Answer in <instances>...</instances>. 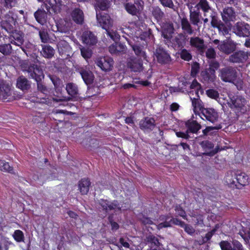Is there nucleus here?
Listing matches in <instances>:
<instances>
[{
	"label": "nucleus",
	"instance_id": "obj_1",
	"mask_svg": "<svg viewBox=\"0 0 250 250\" xmlns=\"http://www.w3.org/2000/svg\"><path fill=\"white\" fill-rule=\"evenodd\" d=\"M146 27L145 24L142 22L137 23H130L128 27L122 29V32L127 34L129 37L132 38L134 42L132 41L126 39L129 44L132 47L135 54L144 60H146V56L142 46H139L137 42L139 40H144L145 39L144 30Z\"/></svg>",
	"mask_w": 250,
	"mask_h": 250
},
{
	"label": "nucleus",
	"instance_id": "obj_2",
	"mask_svg": "<svg viewBox=\"0 0 250 250\" xmlns=\"http://www.w3.org/2000/svg\"><path fill=\"white\" fill-rule=\"evenodd\" d=\"M95 9L98 22L100 26L105 30L107 35L113 41L119 40L120 36L113 29V21L110 16L106 14H102L100 10H105L110 6V0H95Z\"/></svg>",
	"mask_w": 250,
	"mask_h": 250
},
{
	"label": "nucleus",
	"instance_id": "obj_3",
	"mask_svg": "<svg viewBox=\"0 0 250 250\" xmlns=\"http://www.w3.org/2000/svg\"><path fill=\"white\" fill-rule=\"evenodd\" d=\"M17 14L9 11L2 20V27L6 32L11 34L9 37L10 43L19 46L23 43V36L21 31L14 30L17 23Z\"/></svg>",
	"mask_w": 250,
	"mask_h": 250
},
{
	"label": "nucleus",
	"instance_id": "obj_4",
	"mask_svg": "<svg viewBox=\"0 0 250 250\" xmlns=\"http://www.w3.org/2000/svg\"><path fill=\"white\" fill-rule=\"evenodd\" d=\"M154 224L158 229L176 225L183 228L185 231L190 235L193 234L195 232V229L192 226L185 224L183 222L170 216V215L160 216Z\"/></svg>",
	"mask_w": 250,
	"mask_h": 250
},
{
	"label": "nucleus",
	"instance_id": "obj_5",
	"mask_svg": "<svg viewBox=\"0 0 250 250\" xmlns=\"http://www.w3.org/2000/svg\"><path fill=\"white\" fill-rule=\"evenodd\" d=\"M219 76L225 82L234 83L238 90L243 88V82L238 75L235 68L232 67H227L220 70Z\"/></svg>",
	"mask_w": 250,
	"mask_h": 250
},
{
	"label": "nucleus",
	"instance_id": "obj_6",
	"mask_svg": "<svg viewBox=\"0 0 250 250\" xmlns=\"http://www.w3.org/2000/svg\"><path fill=\"white\" fill-rule=\"evenodd\" d=\"M152 13L161 27L162 35L164 38H170L171 37V34L173 33V30L172 24L170 22H162V19L164 17V13L159 7H153Z\"/></svg>",
	"mask_w": 250,
	"mask_h": 250
},
{
	"label": "nucleus",
	"instance_id": "obj_7",
	"mask_svg": "<svg viewBox=\"0 0 250 250\" xmlns=\"http://www.w3.org/2000/svg\"><path fill=\"white\" fill-rule=\"evenodd\" d=\"M232 30L240 37H248L250 36V26L244 22H237L232 27Z\"/></svg>",
	"mask_w": 250,
	"mask_h": 250
},
{
	"label": "nucleus",
	"instance_id": "obj_8",
	"mask_svg": "<svg viewBox=\"0 0 250 250\" xmlns=\"http://www.w3.org/2000/svg\"><path fill=\"white\" fill-rule=\"evenodd\" d=\"M100 204L103 209L106 212L112 210H114V212H116L120 210H124L128 208V207H124L123 205L120 207L116 201H114V202L110 203L106 200L101 199L100 201Z\"/></svg>",
	"mask_w": 250,
	"mask_h": 250
},
{
	"label": "nucleus",
	"instance_id": "obj_9",
	"mask_svg": "<svg viewBox=\"0 0 250 250\" xmlns=\"http://www.w3.org/2000/svg\"><path fill=\"white\" fill-rule=\"evenodd\" d=\"M95 63L102 70L109 71L113 65V60L108 57H98L95 60Z\"/></svg>",
	"mask_w": 250,
	"mask_h": 250
},
{
	"label": "nucleus",
	"instance_id": "obj_10",
	"mask_svg": "<svg viewBox=\"0 0 250 250\" xmlns=\"http://www.w3.org/2000/svg\"><path fill=\"white\" fill-rule=\"evenodd\" d=\"M23 71H27L29 75L37 82H40L44 78L42 69L37 65H30L27 69H23Z\"/></svg>",
	"mask_w": 250,
	"mask_h": 250
},
{
	"label": "nucleus",
	"instance_id": "obj_11",
	"mask_svg": "<svg viewBox=\"0 0 250 250\" xmlns=\"http://www.w3.org/2000/svg\"><path fill=\"white\" fill-rule=\"evenodd\" d=\"M218 113L213 108H204L201 111V118L212 123L216 122L218 119Z\"/></svg>",
	"mask_w": 250,
	"mask_h": 250
},
{
	"label": "nucleus",
	"instance_id": "obj_12",
	"mask_svg": "<svg viewBox=\"0 0 250 250\" xmlns=\"http://www.w3.org/2000/svg\"><path fill=\"white\" fill-rule=\"evenodd\" d=\"M196 7H198V9L200 8L202 9L204 12L205 17L208 16L212 18L211 24L212 26L215 27L216 26V24L215 23L216 21L215 16L211 8L208 6L206 0H201L200 2L196 5Z\"/></svg>",
	"mask_w": 250,
	"mask_h": 250
},
{
	"label": "nucleus",
	"instance_id": "obj_13",
	"mask_svg": "<svg viewBox=\"0 0 250 250\" xmlns=\"http://www.w3.org/2000/svg\"><path fill=\"white\" fill-rule=\"evenodd\" d=\"M190 45L192 48L195 49L198 52L203 55L207 48L203 39L198 37H191L190 38Z\"/></svg>",
	"mask_w": 250,
	"mask_h": 250
},
{
	"label": "nucleus",
	"instance_id": "obj_14",
	"mask_svg": "<svg viewBox=\"0 0 250 250\" xmlns=\"http://www.w3.org/2000/svg\"><path fill=\"white\" fill-rule=\"evenodd\" d=\"M237 43L231 40H227L221 42L218 49L226 54H230L233 52L236 47Z\"/></svg>",
	"mask_w": 250,
	"mask_h": 250
},
{
	"label": "nucleus",
	"instance_id": "obj_15",
	"mask_svg": "<svg viewBox=\"0 0 250 250\" xmlns=\"http://www.w3.org/2000/svg\"><path fill=\"white\" fill-rule=\"evenodd\" d=\"M154 55L160 63H167L170 61L169 54L162 47H159L156 49Z\"/></svg>",
	"mask_w": 250,
	"mask_h": 250
},
{
	"label": "nucleus",
	"instance_id": "obj_16",
	"mask_svg": "<svg viewBox=\"0 0 250 250\" xmlns=\"http://www.w3.org/2000/svg\"><path fill=\"white\" fill-rule=\"evenodd\" d=\"M250 57V52L239 51L230 56L229 60L233 62H243Z\"/></svg>",
	"mask_w": 250,
	"mask_h": 250
},
{
	"label": "nucleus",
	"instance_id": "obj_17",
	"mask_svg": "<svg viewBox=\"0 0 250 250\" xmlns=\"http://www.w3.org/2000/svg\"><path fill=\"white\" fill-rule=\"evenodd\" d=\"M230 103H229L230 107L233 109H237L238 110L241 109L246 104V100L242 96L236 95L230 98Z\"/></svg>",
	"mask_w": 250,
	"mask_h": 250
},
{
	"label": "nucleus",
	"instance_id": "obj_18",
	"mask_svg": "<svg viewBox=\"0 0 250 250\" xmlns=\"http://www.w3.org/2000/svg\"><path fill=\"white\" fill-rule=\"evenodd\" d=\"M82 40L83 43L89 46L95 45L97 42L96 37L88 30L85 31L83 33Z\"/></svg>",
	"mask_w": 250,
	"mask_h": 250
},
{
	"label": "nucleus",
	"instance_id": "obj_19",
	"mask_svg": "<svg viewBox=\"0 0 250 250\" xmlns=\"http://www.w3.org/2000/svg\"><path fill=\"white\" fill-rule=\"evenodd\" d=\"M142 3V1L135 2L134 4L127 3L125 5V8L128 13L132 15H136L140 10L143 9Z\"/></svg>",
	"mask_w": 250,
	"mask_h": 250
},
{
	"label": "nucleus",
	"instance_id": "obj_20",
	"mask_svg": "<svg viewBox=\"0 0 250 250\" xmlns=\"http://www.w3.org/2000/svg\"><path fill=\"white\" fill-rule=\"evenodd\" d=\"M120 250H132V241L127 236L122 237L116 244Z\"/></svg>",
	"mask_w": 250,
	"mask_h": 250
},
{
	"label": "nucleus",
	"instance_id": "obj_21",
	"mask_svg": "<svg viewBox=\"0 0 250 250\" xmlns=\"http://www.w3.org/2000/svg\"><path fill=\"white\" fill-rule=\"evenodd\" d=\"M127 66L134 72H140L143 68L142 60L138 58H130L127 62Z\"/></svg>",
	"mask_w": 250,
	"mask_h": 250
},
{
	"label": "nucleus",
	"instance_id": "obj_22",
	"mask_svg": "<svg viewBox=\"0 0 250 250\" xmlns=\"http://www.w3.org/2000/svg\"><path fill=\"white\" fill-rule=\"evenodd\" d=\"M235 171L231 170L227 172L225 177L224 178V182L229 187L232 188H239L238 186L236 184V179H235Z\"/></svg>",
	"mask_w": 250,
	"mask_h": 250
},
{
	"label": "nucleus",
	"instance_id": "obj_23",
	"mask_svg": "<svg viewBox=\"0 0 250 250\" xmlns=\"http://www.w3.org/2000/svg\"><path fill=\"white\" fill-rule=\"evenodd\" d=\"M174 33V30L173 33L171 34V37L169 39L164 38L166 40V43L171 42L174 47L176 46L181 47L182 46L184 42V37L183 34H179L175 36L174 37L172 34Z\"/></svg>",
	"mask_w": 250,
	"mask_h": 250
},
{
	"label": "nucleus",
	"instance_id": "obj_24",
	"mask_svg": "<svg viewBox=\"0 0 250 250\" xmlns=\"http://www.w3.org/2000/svg\"><path fill=\"white\" fill-rule=\"evenodd\" d=\"M219 245L222 250H243L241 243L236 240L233 241V248L231 244L227 241H221Z\"/></svg>",
	"mask_w": 250,
	"mask_h": 250
},
{
	"label": "nucleus",
	"instance_id": "obj_25",
	"mask_svg": "<svg viewBox=\"0 0 250 250\" xmlns=\"http://www.w3.org/2000/svg\"><path fill=\"white\" fill-rule=\"evenodd\" d=\"M235 179H236V184L238 186L239 188L240 186H244L249 184V178L248 176L244 172L240 171H235Z\"/></svg>",
	"mask_w": 250,
	"mask_h": 250
},
{
	"label": "nucleus",
	"instance_id": "obj_26",
	"mask_svg": "<svg viewBox=\"0 0 250 250\" xmlns=\"http://www.w3.org/2000/svg\"><path fill=\"white\" fill-rule=\"evenodd\" d=\"M155 123L153 118L146 117L140 122L139 125L140 128L144 130H152L155 125Z\"/></svg>",
	"mask_w": 250,
	"mask_h": 250
},
{
	"label": "nucleus",
	"instance_id": "obj_27",
	"mask_svg": "<svg viewBox=\"0 0 250 250\" xmlns=\"http://www.w3.org/2000/svg\"><path fill=\"white\" fill-rule=\"evenodd\" d=\"M66 90L68 94L72 96L74 101L81 100V98L78 94V88L76 84L72 83H68L66 86Z\"/></svg>",
	"mask_w": 250,
	"mask_h": 250
},
{
	"label": "nucleus",
	"instance_id": "obj_28",
	"mask_svg": "<svg viewBox=\"0 0 250 250\" xmlns=\"http://www.w3.org/2000/svg\"><path fill=\"white\" fill-rule=\"evenodd\" d=\"M201 76L205 82H213L215 79V69H208L201 72Z\"/></svg>",
	"mask_w": 250,
	"mask_h": 250
},
{
	"label": "nucleus",
	"instance_id": "obj_29",
	"mask_svg": "<svg viewBox=\"0 0 250 250\" xmlns=\"http://www.w3.org/2000/svg\"><path fill=\"white\" fill-rule=\"evenodd\" d=\"M222 19L225 22L233 21L235 20V13L232 8H225L221 14Z\"/></svg>",
	"mask_w": 250,
	"mask_h": 250
},
{
	"label": "nucleus",
	"instance_id": "obj_30",
	"mask_svg": "<svg viewBox=\"0 0 250 250\" xmlns=\"http://www.w3.org/2000/svg\"><path fill=\"white\" fill-rule=\"evenodd\" d=\"M188 95L192 102L193 111L196 113L198 110L201 109L202 106V102L199 99V95L198 97H197L196 95L194 96L193 91H189Z\"/></svg>",
	"mask_w": 250,
	"mask_h": 250
},
{
	"label": "nucleus",
	"instance_id": "obj_31",
	"mask_svg": "<svg viewBox=\"0 0 250 250\" xmlns=\"http://www.w3.org/2000/svg\"><path fill=\"white\" fill-rule=\"evenodd\" d=\"M72 20L78 24H82L83 21L84 15L82 10L79 8H75L71 13Z\"/></svg>",
	"mask_w": 250,
	"mask_h": 250
},
{
	"label": "nucleus",
	"instance_id": "obj_32",
	"mask_svg": "<svg viewBox=\"0 0 250 250\" xmlns=\"http://www.w3.org/2000/svg\"><path fill=\"white\" fill-rule=\"evenodd\" d=\"M46 4H48L49 8H51L55 13L60 12L63 4L62 0H46Z\"/></svg>",
	"mask_w": 250,
	"mask_h": 250
},
{
	"label": "nucleus",
	"instance_id": "obj_33",
	"mask_svg": "<svg viewBox=\"0 0 250 250\" xmlns=\"http://www.w3.org/2000/svg\"><path fill=\"white\" fill-rule=\"evenodd\" d=\"M46 97L47 96L45 95V97L41 98L40 100H38L37 102L49 105H51L52 104L53 105H54V104L55 103L66 100L65 98L60 97L59 96H57V98H53L48 96L47 97Z\"/></svg>",
	"mask_w": 250,
	"mask_h": 250
},
{
	"label": "nucleus",
	"instance_id": "obj_34",
	"mask_svg": "<svg viewBox=\"0 0 250 250\" xmlns=\"http://www.w3.org/2000/svg\"><path fill=\"white\" fill-rule=\"evenodd\" d=\"M80 74L86 85L92 83L94 80V76L90 71L83 68L80 71Z\"/></svg>",
	"mask_w": 250,
	"mask_h": 250
},
{
	"label": "nucleus",
	"instance_id": "obj_35",
	"mask_svg": "<svg viewBox=\"0 0 250 250\" xmlns=\"http://www.w3.org/2000/svg\"><path fill=\"white\" fill-rule=\"evenodd\" d=\"M10 95V85L6 83L0 84V98L6 100Z\"/></svg>",
	"mask_w": 250,
	"mask_h": 250
},
{
	"label": "nucleus",
	"instance_id": "obj_36",
	"mask_svg": "<svg viewBox=\"0 0 250 250\" xmlns=\"http://www.w3.org/2000/svg\"><path fill=\"white\" fill-rule=\"evenodd\" d=\"M17 86L22 91L28 89L30 87V83L28 80L23 76L17 79Z\"/></svg>",
	"mask_w": 250,
	"mask_h": 250
},
{
	"label": "nucleus",
	"instance_id": "obj_37",
	"mask_svg": "<svg viewBox=\"0 0 250 250\" xmlns=\"http://www.w3.org/2000/svg\"><path fill=\"white\" fill-rule=\"evenodd\" d=\"M180 18L182 29L184 31V33L189 35L192 34L194 31L191 27L188 19L184 17L181 18V17Z\"/></svg>",
	"mask_w": 250,
	"mask_h": 250
},
{
	"label": "nucleus",
	"instance_id": "obj_38",
	"mask_svg": "<svg viewBox=\"0 0 250 250\" xmlns=\"http://www.w3.org/2000/svg\"><path fill=\"white\" fill-rule=\"evenodd\" d=\"M34 16L36 21L40 24L43 25L47 18V13L43 10H38L34 13Z\"/></svg>",
	"mask_w": 250,
	"mask_h": 250
},
{
	"label": "nucleus",
	"instance_id": "obj_39",
	"mask_svg": "<svg viewBox=\"0 0 250 250\" xmlns=\"http://www.w3.org/2000/svg\"><path fill=\"white\" fill-rule=\"evenodd\" d=\"M90 185V181L88 179H83L79 182V188L82 194H86L88 192Z\"/></svg>",
	"mask_w": 250,
	"mask_h": 250
},
{
	"label": "nucleus",
	"instance_id": "obj_40",
	"mask_svg": "<svg viewBox=\"0 0 250 250\" xmlns=\"http://www.w3.org/2000/svg\"><path fill=\"white\" fill-rule=\"evenodd\" d=\"M58 50L60 54H66L69 53L71 49L68 43L65 41H60L57 44Z\"/></svg>",
	"mask_w": 250,
	"mask_h": 250
},
{
	"label": "nucleus",
	"instance_id": "obj_41",
	"mask_svg": "<svg viewBox=\"0 0 250 250\" xmlns=\"http://www.w3.org/2000/svg\"><path fill=\"white\" fill-rule=\"evenodd\" d=\"M190 21L193 25H197L198 26L197 30H199V26L198 24L199 23V12L197 7V10H195L190 8Z\"/></svg>",
	"mask_w": 250,
	"mask_h": 250
},
{
	"label": "nucleus",
	"instance_id": "obj_42",
	"mask_svg": "<svg viewBox=\"0 0 250 250\" xmlns=\"http://www.w3.org/2000/svg\"><path fill=\"white\" fill-rule=\"evenodd\" d=\"M186 125L188 127V132L194 133H196L201 128V125L195 121H188L186 123Z\"/></svg>",
	"mask_w": 250,
	"mask_h": 250
},
{
	"label": "nucleus",
	"instance_id": "obj_43",
	"mask_svg": "<svg viewBox=\"0 0 250 250\" xmlns=\"http://www.w3.org/2000/svg\"><path fill=\"white\" fill-rule=\"evenodd\" d=\"M187 84L189 85V87L191 89L190 91H193V95L195 94L197 97H198L199 92L202 93V90L201 89V85L196 80L193 81L190 84L188 83Z\"/></svg>",
	"mask_w": 250,
	"mask_h": 250
},
{
	"label": "nucleus",
	"instance_id": "obj_44",
	"mask_svg": "<svg viewBox=\"0 0 250 250\" xmlns=\"http://www.w3.org/2000/svg\"><path fill=\"white\" fill-rule=\"evenodd\" d=\"M54 49L50 45H44L42 46V54L45 58H50L54 54Z\"/></svg>",
	"mask_w": 250,
	"mask_h": 250
},
{
	"label": "nucleus",
	"instance_id": "obj_45",
	"mask_svg": "<svg viewBox=\"0 0 250 250\" xmlns=\"http://www.w3.org/2000/svg\"><path fill=\"white\" fill-rule=\"evenodd\" d=\"M12 46L10 43L0 44V52L4 55H8L12 52Z\"/></svg>",
	"mask_w": 250,
	"mask_h": 250
},
{
	"label": "nucleus",
	"instance_id": "obj_46",
	"mask_svg": "<svg viewBox=\"0 0 250 250\" xmlns=\"http://www.w3.org/2000/svg\"><path fill=\"white\" fill-rule=\"evenodd\" d=\"M12 236L14 240L17 242H22L24 241V234L21 230H16L13 234Z\"/></svg>",
	"mask_w": 250,
	"mask_h": 250
},
{
	"label": "nucleus",
	"instance_id": "obj_47",
	"mask_svg": "<svg viewBox=\"0 0 250 250\" xmlns=\"http://www.w3.org/2000/svg\"><path fill=\"white\" fill-rule=\"evenodd\" d=\"M80 50L82 56L85 60H87L91 57L92 55L91 50L85 47H81L80 48Z\"/></svg>",
	"mask_w": 250,
	"mask_h": 250
},
{
	"label": "nucleus",
	"instance_id": "obj_48",
	"mask_svg": "<svg viewBox=\"0 0 250 250\" xmlns=\"http://www.w3.org/2000/svg\"><path fill=\"white\" fill-rule=\"evenodd\" d=\"M0 169L9 172H12L13 170L12 167L10 166L8 163L3 161H0Z\"/></svg>",
	"mask_w": 250,
	"mask_h": 250
},
{
	"label": "nucleus",
	"instance_id": "obj_49",
	"mask_svg": "<svg viewBox=\"0 0 250 250\" xmlns=\"http://www.w3.org/2000/svg\"><path fill=\"white\" fill-rule=\"evenodd\" d=\"M181 58L186 61H189L192 59V56L187 50L182 49L180 52Z\"/></svg>",
	"mask_w": 250,
	"mask_h": 250
},
{
	"label": "nucleus",
	"instance_id": "obj_50",
	"mask_svg": "<svg viewBox=\"0 0 250 250\" xmlns=\"http://www.w3.org/2000/svg\"><path fill=\"white\" fill-rule=\"evenodd\" d=\"M39 35L42 42L46 43L49 39L48 34L46 30L42 29L39 31Z\"/></svg>",
	"mask_w": 250,
	"mask_h": 250
},
{
	"label": "nucleus",
	"instance_id": "obj_51",
	"mask_svg": "<svg viewBox=\"0 0 250 250\" xmlns=\"http://www.w3.org/2000/svg\"><path fill=\"white\" fill-rule=\"evenodd\" d=\"M201 145L206 151L212 149L214 147L213 144L211 142L208 141H203L201 143Z\"/></svg>",
	"mask_w": 250,
	"mask_h": 250
},
{
	"label": "nucleus",
	"instance_id": "obj_52",
	"mask_svg": "<svg viewBox=\"0 0 250 250\" xmlns=\"http://www.w3.org/2000/svg\"><path fill=\"white\" fill-rule=\"evenodd\" d=\"M208 97L216 100L219 97L218 92L214 89H208L206 91Z\"/></svg>",
	"mask_w": 250,
	"mask_h": 250
},
{
	"label": "nucleus",
	"instance_id": "obj_53",
	"mask_svg": "<svg viewBox=\"0 0 250 250\" xmlns=\"http://www.w3.org/2000/svg\"><path fill=\"white\" fill-rule=\"evenodd\" d=\"M199 70V64L197 62L193 63L191 65V75L192 76L195 77Z\"/></svg>",
	"mask_w": 250,
	"mask_h": 250
},
{
	"label": "nucleus",
	"instance_id": "obj_54",
	"mask_svg": "<svg viewBox=\"0 0 250 250\" xmlns=\"http://www.w3.org/2000/svg\"><path fill=\"white\" fill-rule=\"evenodd\" d=\"M194 218V221L196 224L201 227L203 225V216L201 214L196 215L193 216Z\"/></svg>",
	"mask_w": 250,
	"mask_h": 250
},
{
	"label": "nucleus",
	"instance_id": "obj_55",
	"mask_svg": "<svg viewBox=\"0 0 250 250\" xmlns=\"http://www.w3.org/2000/svg\"><path fill=\"white\" fill-rule=\"evenodd\" d=\"M215 23L216 24V26L215 27L217 26L219 32L221 33L223 35H226L229 34V29L227 28L224 24H219L217 25V22L215 21Z\"/></svg>",
	"mask_w": 250,
	"mask_h": 250
},
{
	"label": "nucleus",
	"instance_id": "obj_56",
	"mask_svg": "<svg viewBox=\"0 0 250 250\" xmlns=\"http://www.w3.org/2000/svg\"><path fill=\"white\" fill-rule=\"evenodd\" d=\"M240 235L247 242L249 241V239L250 240V228L249 229V230L245 229L244 231V233L242 232H240Z\"/></svg>",
	"mask_w": 250,
	"mask_h": 250
},
{
	"label": "nucleus",
	"instance_id": "obj_57",
	"mask_svg": "<svg viewBox=\"0 0 250 250\" xmlns=\"http://www.w3.org/2000/svg\"><path fill=\"white\" fill-rule=\"evenodd\" d=\"M161 3L165 7H167L170 8H173L174 4L172 0H159Z\"/></svg>",
	"mask_w": 250,
	"mask_h": 250
},
{
	"label": "nucleus",
	"instance_id": "obj_58",
	"mask_svg": "<svg viewBox=\"0 0 250 250\" xmlns=\"http://www.w3.org/2000/svg\"><path fill=\"white\" fill-rule=\"evenodd\" d=\"M206 57L209 59L214 58L216 56V53L212 48H209L206 52Z\"/></svg>",
	"mask_w": 250,
	"mask_h": 250
},
{
	"label": "nucleus",
	"instance_id": "obj_59",
	"mask_svg": "<svg viewBox=\"0 0 250 250\" xmlns=\"http://www.w3.org/2000/svg\"><path fill=\"white\" fill-rule=\"evenodd\" d=\"M114 41L115 42V43L112 44L109 47V51L111 54H117L118 42H116L117 40Z\"/></svg>",
	"mask_w": 250,
	"mask_h": 250
},
{
	"label": "nucleus",
	"instance_id": "obj_60",
	"mask_svg": "<svg viewBox=\"0 0 250 250\" xmlns=\"http://www.w3.org/2000/svg\"><path fill=\"white\" fill-rule=\"evenodd\" d=\"M148 240L149 241L152 245H154L156 246H158L160 245V243L158 239L154 236L150 235L148 237Z\"/></svg>",
	"mask_w": 250,
	"mask_h": 250
},
{
	"label": "nucleus",
	"instance_id": "obj_61",
	"mask_svg": "<svg viewBox=\"0 0 250 250\" xmlns=\"http://www.w3.org/2000/svg\"><path fill=\"white\" fill-rule=\"evenodd\" d=\"M175 211L176 212V213L182 217L183 218L185 219L186 217V213L185 211L180 207V206H177L175 208Z\"/></svg>",
	"mask_w": 250,
	"mask_h": 250
},
{
	"label": "nucleus",
	"instance_id": "obj_62",
	"mask_svg": "<svg viewBox=\"0 0 250 250\" xmlns=\"http://www.w3.org/2000/svg\"><path fill=\"white\" fill-rule=\"evenodd\" d=\"M4 5L7 8H10L16 5V0H4Z\"/></svg>",
	"mask_w": 250,
	"mask_h": 250
},
{
	"label": "nucleus",
	"instance_id": "obj_63",
	"mask_svg": "<svg viewBox=\"0 0 250 250\" xmlns=\"http://www.w3.org/2000/svg\"><path fill=\"white\" fill-rule=\"evenodd\" d=\"M126 47L125 45L123 43L118 42L117 45V53H123L125 51Z\"/></svg>",
	"mask_w": 250,
	"mask_h": 250
},
{
	"label": "nucleus",
	"instance_id": "obj_64",
	"mask_svg": "<svg viewBox=\"0 0 250 250\" xmlns=\"http://www.w3.org/2000/svg\"><path fill=\"white\" fill-rule=\"evenodd\" d=\"M221 128V126L220 125H219L218 126H214V127L208 126V127H206V128L205 129L203 130V132L204 135H207L208 134V133L210 130H212L214 129H218Z\"/></svg>",
	"mask_w": 250,
	"mask_h": 250
}]
</instances>
